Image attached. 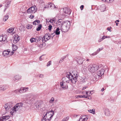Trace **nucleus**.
<instances>
[{"instance_id": "f257e3e1", "label": "nucleus", "mask_w": 121, "mask_h": 121, "mask_svg": "<svg viewBox=\"0 0 121 121\" xmlns=\"http://www.w3.org/2000/svg\"><path fill=\"white\" fill-rule=\"evenodd\" d=\"M23 104L22 103H17L10 110V112L11 115L15 113L17 111L21 109L22 106Z\"/></svg>"}, {"instance_id": "f03ea898", "label": "nucleus", "mask_w": 121, "mask_h": 121, "mask_svg": "<svg viewBox=\"0 0 121 121\" xmlns=\"http://www.w3.org/2000/svg\"><path fill=\"white\" fill-rule=\"evenodd\" d=\"M79 75V73L76 71H74L71 73L70 76L72 78H71V81L72 83H75L77 81V78Z\"/></svg>"}, {"instance_id": "7ed1b4c3", "label": "nucleus", "mask_w": 121, "mask_h": 121, "mask_svg": "<svg viewBox=\"0 0 121 121\" xmlns=\"http://www.w3.org/2000/svg\"><path fill=\"white\" fill-rule=\"evenodd\" d=\"M62 26H61L60 29L62 32H65L67 31L69 29L70 25V22L68 21H66L64 22V24Z\"/></svg>"}, {"instance_id": "20e7f679", "label": "nucleus", "mask_w": 121, "mask_h": 121, "mask_svg": "<svg viewBox=\"0 0 121 121\" xmlns=\"http://www.w3.org/2000/svg\"><path fill=\"white\" fill-rule=\"evenodd\" d=\"M71 12V10L69 9L64 7L63 8V11H61L60 12V14L62 16H61V17L64 18L66 15V14H67L69 15L70 14Z\"/></svg>"}, {"instance_id": "39448f33", "label": "nucleus", "mask_w": 121, "mask_h": 121, "mask_svg": "<svg viewBox=\"0 0 121 121\" xmlns=\"http://www.w3.org/2000/svg\"><path fill=\"white\" fill-rule=\"evenodd\" d=\"M99 68L98 65L96 64L93 65L90 64L88 66V69L91 72L94 73L98 70Z\"/></svg>"}, {"instance_id": "423d86ee", "label": "nucleus", "mask_w": 121, "mask_h": 121, "mask_svg": "<svg viewBox=\"0 0 121 121\" xmlns=\"http://www.w3.org/2000/svg\"><path fill=\"white\" fill-rule=\"evenodd\" d=\"M70 74L71 73L70 72H67L66 74V76L62 78V81L64 82L69 83L71 81V78H72L70 76Z\"/></svg>"}, {"instance_id": "0eeeda50", "label": "nucleus", "mask_w": 121, "mask_h": 121, "mask_svg": "<svg viewBox=\"0 0 121 121\" xmlns=\"http://www.w3.org/2000/svg\"><path fill=\"white\" fill-rule=\"evenodd\" d=\"M54 114V112L52 110L50 111H48L45 115L44 116V117H46L48 121H49L51 119Z\"/></svg>"}, {"instance_id": "6e6552de", "label": "nucleus", "mask_w": 121, "mask_h": 121, "mask_svg": "<svg viewBox=\"0 0 121 121\" xmlns=\"http://www.w3.org/2000/svg\"><path fill=\"white\" fill-rule=\"evenodd\" d=\"M37 8L36 6H32L28 9L26 11V13L28 14H32L35 13L37 11Z\"/></svg>"}, {"instance_id": "1a4fd4ad", "label": "nucleus", "mask_w": 121, "mask_h": 121, "mask_svg": "<svg viewBox=\"0 0 121 121\" xmlns=\"http://www.w3.org/2000/svg\"><path fill=\"white\" fill-rule=\"evenodd\" d=\"M13 103L12 102H8L4 105V107L6 111H9L13 105Z\"/></svg>"}, {"instance_id": "9d476101", "label": "nucleus", "mask_w": 121, "mask_h": 121, "mask_svg": "<svg viewBox=\"0 0 121 121\" xmlns=\"http://www.w3.org/2000/svg\"><path fill=\"white\" fill-rule=\"evenodd\" d=\"M51 37V35L49 33L46 34L42 38V42H45L49 39Z\"/></svg>"}, {"instance_id": "9b49d317", "label": "nucleus", "mask_w": 121, "mask_h": 121, "mask_svg": "<svg viewBox=\"0 0 121 121\" xmlns=\"http://www.w3.org/2000/svg\"><path fill=\"white\" fill-rule=\"evenodd\" d=\"M21 77L19 75L17 74L14 75L12 78L13 82H14L17 81L21 79Z\"/></svg>"}, {"instance_id": "f8f14e48", "label": "nucleus", "mask_w": 121, "mask_h": 121, "mask_svg": "<svg viewBox=\"0 0 121 121\" xmlns=\"http://www.w3.org/2000/svg\"><path fill=\"white\" fill-rule=\"evenodd\" d=\"M10 52V51L8 50H6L3 52L2 55L4 57L7 58L9 56Z\"/></svg>"}, {"instance_id": "ddd939ff", "label": "nucleus", "mask_w": 121, "mask_h": 121, "mask_svg": "<svg viewBox=\"0 0 121 121\" xmlns=\"http://www.w3.org/2000/svg\"><path fill=\"white\" fill-rule=\"evenodd\" d=\"M14 39L13 40V42L14 43H16L20 39V38L17 35H15L14 36Z\"/></svg>"}, {"instance_id": "4468645a", "label": "nucleus", "mask_w": 121, "mask_h": 121, "mask_svg": "<svg viewBox=\"0 0 121 121\" xmlns=\"http://www.w3.org/2000/svg\"><path fill=\"white\" fill-rule=\"evenodd\" d=\"M64 22L61 19H59L56 22V24L58 26L59 25H60L61 26L63 25L64 23Z\"/></svg>"}, {"instance_id": "2eb2a0df", "label": "nucleus", "mask_w": 121, "mask_h": 121, "mask_svg": "<svg viewBox=\"0 0 121 121\" xmlns=\"http://www.w3.org/2000/svg\"><path fill=\"white\" fill-rule=\"evenodd\" d=\"M60 86L62 88L66 89L67 87H68V86L63 81L60 82Z\"/></svg>"}, {"instance_id": "dca6fc26", "label": "nucleus", "mask_w": 121, "mask_h": 121, "mask_svg": "<svg viewBox=\"0 0 121 121\" xmlns=\"http://www.w3.org/2000/svg\"><path fill=\"white\" fill-rule=\"evenodd\" d=\"M104 68H102L100 70L97 72V74L100 76L101 77L104 74Z\"/></svg>"}, {"instance_id": "f3484780", "label": "nucleus", "mask_w": 121, "mask_h": 121, "mask_svg": "<svg viewBox=\"0 0 121 121\" xmlns=\"http://www.w3.org/2000/svg\"><path fill=\"white\" fill-rule=\"evenodd\" d=\"M28 87H22L19 90V92L20 93H23L26 91L28 90Z\"/></svg>"}, {"instance_id": "a211bd4d", "label": "nucleus", "mask_w": 121, "mask_h": 121, "mask_svg": "<svg viewBox=\"0 0 121 121\" xmlns=\"http://www.w3.org/2000/svg\"><path fill=\"white\" fill-rule=\"evenodd\" d=\"M8 85H4L0 86V90L4 91L8 88Z\"/></svg>"}, {"instance_id": "6ab92c4d", "label": "nucleus", "mask_w": 121, "mask_h": 121, "mask_svg": "<svg viewBox=\"0 0 121 121\" xmlns=\"http://www.w3.org/2000/svg\"><path fill=\"white\" fill-rule=\"evenodd\" d=\"M52 8V9L53 8L54 9V8H56L54 4H52L50 3L48 4H47V5L44 7V8Z\"/></svg>"}, {"instance_id": "aec40b11", "label": "nucleus", "mask_w": 121, "mask_h": 121, "mask_svg": "<svg viewBox=\"0 0 121 121\" xmlns=\"http://www.w3.org/2000/svg\"><path fill=\"white\" fill-rule=\"evenodd\" d=\"M35 105L36 108V109H38L41 106L40 103L39 101H37L35 102Z\"/></svg>"}, {"instance_id": "412c9836", "label": "nucleus", "mask_w": 121, "mask_h": 121, "mask_svg": "<svg viewBox=\"0 0 121 121\" xmlns=\"http://www.w3.org/2000/svg\"><path fill=\"white\" fill-rule=\"evenodd\" d=\"M36 45L38 47L41 48L44 47V45H45L44 43H43L42 42H38Z\"/></svg>"}, {"instance_id": "4be33fe9", "label": "nucleus", "mask_w": 121, "mask_h": 121, "mask_svg": "<svg viewBox=\"0 0 121 121\" xmlns=\"http://www.w3.org/2000/svg\"><path fill=\"white\" fill-rule=\"evenodd\" d=\"M103 49V48H99L96 52H94L93 53L91 54V56H93V55H95L97 54L99 52Z\"/></svg>"}, {"instance_id": "5701e85b", "label": "nucleus", "mask_w": 121, "mask_h": 121, "mask_svg": "<svg viewBox=\"0 0 121 121\" xmlns=\"http://www.w3.org/2000/svg\"><path fill=\"white\" fill-rule=\"evenodd\" d=\"M99 77H100V76L97 74H95L94 76V78H93V79L94 81H97L99 78Z\"/></svg>"}, {"instance_id": "b1692460", "label": "nucleus", "mask_w": 121, "mask_h": 121, "mask_svg": "<svg viewBox=\"0 0 121 121\" xmlns=\"http://www.w3.org/2000/svg\"><path fill=\"white\" fill-rule=\"evenodd\" d=\"M105 9V6L104 4H102L100 6V10L102 12L104 11Z\"/></svg>"}, {"instance_id": "393cba45", "label": "nucleus", "mask_w": 121, "mask_h": 121, "mask_svg": "<svg viewBox=\"0 0 121 121\" xmlns=\"http://www.w3.org/2000/svg\"><path fill=\"white\" fill-rule=\"evenodd\" d=\"M77 61L78 63L79 64H82L83 62V60L80 57L78 58V60Z\"/></svg>"}, {"instance_id": "a878e982", "label": "nucleus", "mask_w": 121, "mask_h": 121, "mask_svg": "<svg viewBox=\"0 0 121 121\" xmlns=\"http://www.w3.org/2000/svg\"><path fill=\"white\" fill-rule=\"evenodd\" d=\"M105 114L107 116H109L110 115V112L109 111V109H106L105 110Z\"/></svg>"}, {"instance_id": "bb28decb", "label": "nucleus", "mask_w": 121, "mask_h": 121, "mask_svg": "<svg viewBox=\"0 0 121 121\" xmlns=\"http://www.w3.org/2000/svg\"><path fill=\"white\" fill-rule=\"evenodd\" d=\"M60 29L59 28H57L55 31V34L57 35H59L60 33Z\"/></svg>"}, {"instance_id": "cd10ccee", "label": "nucleus", "mask_w": 121, "mask_h": 121, "mask_svg": "<svg viewBox=\"0 0 121 121\" xmlns=\"http://www.w3.org/2000/svg\"><path fill=\"white\" fill-rule=\"evenodd\" d=\"M87 98V96H86L85 95H78L76 96V98L77 99L79 98Z\"/></svg>"}, {"instance_id": "c85d7f7f", "label": "nucleus", "mask_w": 121, "mask_h": 121, "mask_svg": "<svg viewBox=\"0 0 121 121\" xmlns=\"http://www.w3.org/2000/svg\"><path fill=\"white\" fill-rule=\"evenodd\" d=\"M40 22V21L39 20H36L33 23V24L34 25H38Z\"/></svg>"}, {"instance_id": "c756f323", "label": "nucleus", "mask_w": 121, "mask_h": 121, "mask_svg": "<svg viewBox=\"0 0 121 121\" xmlns=\"http://www.w3.org/2000/svg\"><path fill=\"white\" fill-rule=\"evenodd\" d=\"M30 41L31 43L36 42L37 41V39L36 38H31L30 39Z\"/></svg>"}, {"instance_id": "7c9ffc66", "label": "nucleus", "mask_w": 121, "mask_h": 121, "mask_svg": "<svg viewBox=\"0 0 121 121\" xmlns=\"http://www.w3.org/2000/svg\"><path fill=\"white\" fill-rule=\"evenodd\" d=\"M91 91H86V93L87 95L86 96H87V97H89V96L91 95L92 94L91 93Z\"/></svg>"}, {"instance_id": "2f4dec72", "label": "nucleus", "mask_w": 121, "mask_h": 121, "mask_svg": "<svg viewBox=\"0 0 121 121\" xmlns=\"http://www.w3.org/2000/svg\"><path fill=\"white\" fill-rule=\"evenodd\" d=\"M81 119H82L84 121H86L88 119V118L86 116L83 115L82 117L81 118Z\"/></svg>"}, {"instance_id": "473e14b6", "label": "nucleus", "mask_w": 121, "mask_h": 121, "mask_svg": "<svg viewBox=\"0 0 121 121\" xmlns=\"http://www.w3.org/2000/svg\"><path fill=\"white\" fill-rule=\"evenodd\" d=\"M88 111L92 113L93 114H95V109L94 108H93L92 109L88 110Z\"/></svg>"}, {"instance_id": "72a5a7b5", "label": "nucleus", "mask_w": 121, "mask_h": 121, "mask_svg": "<svg viewBox=\"0 0 121 121\" xmlns=\"http://www.w3.org/2000/svg\"><path fill=\"white\" fill-rule=\"evenodd\" d=\"M88 64V62H85L84 64L82 65V68H83L85 69L87 67V65Z\"/></svg>"}, {"instance_id": "f704fd0d", "label": "nucleus", "mask_w": 121, "mask_h": 121, "mask_svg": "<svg viewBox=\"0 0 121 121\" xmlns=\"http://www.w3.org/2000/svg\"><path fill=\"white\" fill-rule=\"evenodd\" d=\"M14 30V28H10L7 30V31L8 32L11 33H12Z\"/></svg>"}, {"instance_id": "c9c22d12", "label": "nucleus", "mask_w": 121, "mask_h": 121, "mask_svg": "<svg viewBox=\"0 0 121 121\" xmlns=\"http://www.w3.org/2000/svg\"><path fill=\"white\" fill-rule=\"evenodd\" d=\"M17 47L15 45H14L12 47V49L14 51H15L17 49Z\"/></svg>"}, {"instance_id": "e433bc0d", "label": "nucleus", "mask_w": 121, "mask_h": 121, "mask_svg": "<svg viewBox=\"0 0 121 121\" xmlns=\"http://www.w3.org/2000/svg\"><path fill=\"white\" fill-rule=\"evenodd\" d=\"M42 27V25L40 24L39 25V26L37 27L36 30L37 31H39L41 29Z\"/></svg>"}, {"instance_id": "4c0bfd02", "label": "nucleus", "mask_w": 121, "mask_h": 121, "mask_svg": "<svg viewBox=\"0 0 121 121\" xmlns=\"http://www.w3.org/2000/svg\"><path fill=\"white\" fill-rule=\"evenodd\" d=\"M114 0H102V1L108 3L112 2Z\"/></svg>"}, {"instance_id": "58836bf2", "label": "nucleus", "mask_w": 121, "mask_h": 121, "mask_svg": "<svg viewBox=\"0 0 121 121\" xmlns=\"http://www.w3.org/2000/svg\"><path fill=\"white\" fill-rule=\"evenodd\" d=\"M3 117H4V118L5 121L7 120L10 117V116H9L7 115L5 116H3Z\"/></svg>"}, {"instance_id": "ea45409f", "label": "nucleus", "mask_w": 121, "mask_h": 121, "mask_svg": "<svg viewBox=\"0 0 121 121\" xmlns=\"http://www.w3.org/2000/svg\"><path fill=\"white\" fill-rule=\"evenodd\" d=\"M42 38L43 37L40 36H37L36 38L37 39V41L38 42H39V41L41 40L42 39Z\"/></svg>"}, {"instance_id": "a19ab883", "label": "nucleus", "mask_w": 121, "mask_h": 121, "mask_svg": "<svg viewBox=\"0 0 121 121\" xmlns=\"http://www.w3.org/2000/svg\"><path fill=\"white\" fill-rule=\"evenodd\" d=\"M9 18V17L8 15H6L3 18V20L4 21H5L7 20V19H8Z\"/></svg>"}, {"instance_id": "79ce46f5", "label": "nucleus", "mask_w": 121, "mask_h": 121, "mask_svg": "<svg viewBox=\"0 0 121 121\" xmlns=\"http://www.w3.org/2000/svg\"><path fill=\"white\" fill-rule=\"evenodd\" d=\"M67 56V55H66L65 56L62 57L61 58V59H60V60L59 61L60 63H61L62 62V60H61V59L62 60H63L64 59H65V58L66 57V56Z\"/></svg>"}, {"instance_id": "37998d69", "label": "nucleus", "mask_w": 121, "mask_h": 121, "mask_svg": "<svg viewBox=\"0 0 121 121\" xmlns=\"http://www.w3.org/2000/svg\"><path fill=\"white\" fill-rule=\"evenodd\" d=\"M49 22L51 23H55V19L53 18V19H51L49 21Z\"/></svg>"}, {"instance_id": "c03bdc74", "label": "nucleus", "mask_w": 121, "mask_h": 121, "mask_svg": "<svg viewBox=\"0 0 121 121\" xmlns=\"http://www.w3.org/2000/svg\"><path fill=\"white\" fill-rule=\"evenodd\" d=\"M54 101V98L53 97H52L51 98L50 100L49 101V102L50 103H53V102Z\"/></svg>"}, {"instance_id": "a18cd8bd", "label": "nucleus", "mask_w": 121, "mask_h": 121, "mask_svg": "<svg viewBox=\"0 0 121 121\" xmlns=\"http://www.w3.org/2000/svg\"><path fill=\"white\" fill-rule=\"evenodd\" d=\"M32 26L30 25H28L27 26V28L28 29H30L32 27Z\"/></svg>"}, {"instance_id": "49530a36", "label": "nucleus", "mask_w": 121, "mask_h": 121, "mask_svg": "<svg viewBox=\"0 0 121 121\" xmlns=\"http://www.w3.org/2000/svg\"><path fill=\"white\" fill-rule=\"evenodd\" d=\"M87 80V79L86 78H83L82 79V82H86Z\"/></svg>"}, {"instance_id": "de8ad7c7", "label": "nucleus", "mask_w": 121, "mask_h": 121, "mask_svg": "<svg viewBox=\"0 0 121 121\" xmlns=\"http://www.w3.org/2000/svg\"><path fill=\"white\" fill-rule=\"evenodd\" d=\"M4 117H0V121H5L4 118Z\"/></svg>"}, {"instance_id": "09e8293b", "label": "nucleus", "mask_w": 121, "mask_h": 121, "mask_svg": "<svg viewBox=\"0 0 121 121\" xmlns=\"http://www.w3.org/2000/svg\"><path fill=\"white\" fill-rule=\"evenodd\" d=\"M3 38V40L2 41H4L6 39V36L4 35V36H2Z\"/></svg>"}, {"instance_id": "8fccbe9b", "label": "nucleus", "mask_w": 121, "mask_h": 121, "mask_svg": "<svg viewBox=\"0 0 121 121\" xmlns=\"http://www.w3.org/2000/svg\"><path fill=\"white\" fill-rule=\"evenodd\" d=\"M51 61H49L48 63L47 66L48 67L49 66H50V65H51Z\"/></svg>"}, {"instance_id": "3c124183", "label": "nucleus", "mask_w": 121, "mask_h": 121, "mask_svg": "<svg viewBox=\"0 0 121 121\" xmlns=\"http://www.w3.org/2000/svg\"><path fill=\"white\" fill-rule=\"evenodd\" d=\"M48 29L49 30V31H50V30H51V29L52 28V26L50 25L48 26Z\"/></svg>"}, {"instance_id": "603ef678", "label": "nucleus", "mask_w": 121, "mask_h": 121, "mask_svg": "<svg viewBox=\"0 0 121 121\" xmlns=\"http://www.w3.org/2000/svg\"><path fill=\"white\" fill-rule=\"evenodd\" d=\"M111 27H108L107 28V30L109 31L110 32L111 31Z\"/></svg>"}, {"instance_id": "864d4df0", "label": "nucleus", "mask_w": 121, "mask_h": 121, "mask_svg": "<svg viewBox=\"0 0 121 121\" xmlns=\"http://www.w3.org/2000/svg\"><path fill=\"white\" fill-rule=\"evenodd\" d=\"M43 55H42V56H40V57L39 58V60L40 61H41L43 60L44 59V58L43 57L42 58V57L43 56Z\"/></svg>"}, {"instance_id": "5fc2aeb1", "label": "nucleus", "mask_w": 121, "mask_h": 121, "mask_svg": "<svg viewBox=\"0 0 121 121\" xmlns=\"http://www.w3.org/2000/svg\"><path fill=\"white\" fill-rule=\"evenodd\" d=\"M69 118V117H65V118H64V119L66 121H67Z\"/></svg>"}, {"instance_id": "6e6d98bb", "label": "nucleus", "mask_w": 121, "mask_h": 121, "mask_svg": "<svg viewBox=\"0 0 121 121\" xmlns=\"http://www.w3.org/2000/svg\"><path fill=\"white\" fill-rule=\"evenodd\" d=\"M84 7V6L83 5H82L80 7V8L81 10H82L83 9V8Z\"/></svg>"}, {"instance_id": "4d7b16f0", "label": "nucleus", "mask_w": 121, "mask_h": 121, "mask_svg": "<svg viewBox=\"0 0 121 121\" xmlns=\"http://www.w3.org/2000/svg\"><path fill=\"white\" fill-rule=\"evenodd\" d=\"M14 92L16 93H17L18 92H19V90L16 89L14 91Z\"/></svg>"}, {"instance_id": "13d9d810", "label": "nucleus", "mask_w": 121, "mask_h": 121, "mask_svg": "<svg viewBox=\"0 0 121 121\" xmlns=\"http://www.w3.org/2000/svg\"><path fill=\"white\" fill-rule=\"evenodd\" d=\"M106 37H107L106 36H104L102 38V39L103 40L105 38H106Z\"/></svg>"}, {"instance_id": "bf43d9fd", "label": "nucleus", "mask_w": 121, "mask_h": 121, "mask_svg": "<svg viewBox=\"0 0 121 121\" xmlns=\"http://www.w3.org/2000/svg\"><path fill=\"white\" fill-rule=\"evenodd\" d=\"M34 17V16L33 15H30V17L31 19H32V18H33Z\"/></svg>"}, {"instance_id": "052dcab7", "label": "nucleus", "mask_w": 121, "mask_h": 121, "mask_svg": "<svg viewBox=\"0 0 121 121\" xmlns=\"http://www.w3.org/2000/svg\"><path fill=\"white\" fill-rule=\"evenodd\" d=\"M3 38L2 36H0V42L1 41L3 40Z\"/></svg>"}, {"instance_id": "680f3d73", "label": "nucleus", "mask_w": 121, "mask_h": 121, "mask_svg": "<svg viewBox=\"0 0 121 121\" xmlns=\"http://www.w3.org/2000/svg\"><path fill=\"white\" fill-rule=\"evenodd\" d=\"M43 74H40L39 77L41 78H43Z\"/></svg>"}, {"instance_id": "e2e57ef3", "label": "nucleus", "mask_w": 121, "mask_h": 121, "mask_svg": "<svg viewBox=\"0 0 121 121\" xmlns=\"http://www.w3.org/2000/svg\"><path fill=\"white\" fill-rule=\"evenodd\" d=\"M11 2V1H9L8 2H7V5H9V4H10Z\"/></svg>"}, {"instance_id": "0e129e2a", "label": "nucleus", "mask_w": 121, "mask_h": 121, "mask_svg": "<svg viewBox=\"0 0 121 121\" xmlns=\"http://www.w3.org/2000/svg\"><path fill=\"white\" fill-rule=\"evenodd\" d=\"M102 40H103L102 39V38H101L100 39H99L98 40V41L99 42H100L101 41H102Z\"/></svg>"}, {"instance_id": "69168bd1", "label": "nucleus", "mask_w": 121, "mask_h": 121, "mask_svg": "<svg viewBox=\"0 0 121 121\" xmlns=\"http://www.w3.org/2000/svg\"><path fill=\"white\" fill-rule=\"evenodd\" d=\"M87 87L86 86L83 87L82 89V90H83L85 89Z\"/></svg>"}, {"instance_id": "338daca9", "label": "nucleus", "mask_w": 121, "mask_h": 121, "mask_svg": "<svg viewBox=\"0 0 121 121\" xmlns=\"http://www.w3.org/2000/svg\"><path fill=\"white\" fill-rule=\"evenodd\" d=\"M104 90V88H103L101 89V91H103Z\"/></svg>"}, {"instance_id": "774afa93", "label": "nucleus", "mask_w": 121, "mask_h": 121, "mask_svg": "<svg viewBox=\"0 0 121 121\" xmlns=\"http://www.w3.org/2000/svg\"><path fill=\"white\" fill-rule=\"evenodd\" d=\"M79 121H84L83 120H82V119H81V118H80V119H79Z\"/></svg>"}]
</instances>
